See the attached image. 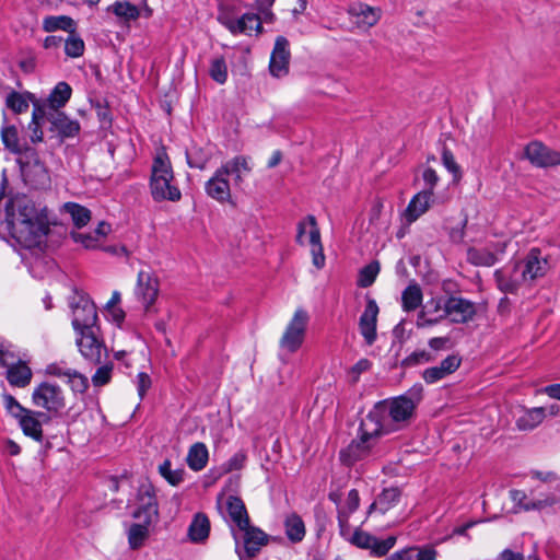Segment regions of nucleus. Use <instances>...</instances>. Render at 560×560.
I'll return each mask as SVG.
<instances>
[{
    "instance_id": "obj_1",
    "label": "nucleus",
    "mask_w": 560,
    "mask_h": 560,
    "mask_svg": "<svg viewBox=\"0 0 560 560\" xmlns=\"http://www.w3.org/2000/svg\"><path fill=\"white\" fill-rule=\"evenodd\" d=\"M276 0H256L253 7L257 12H245L240 15V9L232 3H221L218 10V22L232 35H260L262 23H273L276 15L271 11Z\"/></svg>"
},
{
    "instance_id": "obj_2",
    "label": "nucleus",
    "mask_w": 560,
    "mask_h": 560,
    "mask_svg": "<svg viewBox=\"0 0 560 560\" xmlns=\"http://www.w3.org/2000/svg\"><path fill=\"white\" fill-rule=\"evenodd\" d=\"M8 226L13 238L25 247L39 242L45 226L38 217L35 203L28 198L16 199L8 214Z\"/></svg>"
},
{
    "instance_id": "obj_3",
    "label": "nucleus",
    "mask_w": 560,
    "mask_h": 560,
    "mask_svg": "<svg viewBox=\"0 0 560 560\" xmlns=\"http://www.w3.org/2000/svg\"><path fill=\"white\" fill-rule=\"evenodd\" d=\"M422 398L423 386L421 383H416L404 395L378 402L371 412L378 413L380 423L383 425V433H385L393 429L392 423L408 422Z\"/></svg>"
},
{
    "instance_id": "obj_4",
    "label": "nucleus",
    "mask_w": 560,
    "mask_h": 560,
    "mask_svg": "<svg viewBox=\"0 0 560 560\" xmlns=\"http://www.w3.org/2000/svg\"><path fill=\"white\" fill-rule=\"evenodd\" d=\"M359 431V439L353 440L339 453V458L346 466H353L357 462L372 455L376 439L383 434V425L380 423L378 413L369 412L362 419Z\"/></svg>"
},
{
    "instance_id": "obj_5",
    "label": "nucleus",
    "mask_w": 560,
    "mask_h": 560,
    "mask_svg": "<svg viewBox=\"0 0 560 560\" xmlns=\"http://www.w3.org/2000/svg\"><path fill=\"white\" fill-rule=\"evenodd\" d=\"M174 174L168 155L164 148L158 151L151 170L150 188L155 201H178L180 190L173 184Z\"/></svg>"
},
{
    "instance_id": "obj_6",
    "label": "nucleus",
    "mask_w": 560,
    "mask_h": 560,
    "mask_svg": "<svg viewBox=\"0 0 560 560\" xmlns=\"http://www.w3.org/2000/svg\"><path fill=\"white\" fill-rule=\"evenodd\" d=\"M32 401L36 407L46 410L50 418L59 416L66 408V396L62 388L49 382H43L34 388Z\"/></svg>"
},
{
    "instance_id": "obj_7",
    "label": "nucleus",
    "mask_w": 560,
    "mask_h": 560,
    "mask_svg": "<svg viewBox=\"0 0 560 560\" xmlns=\"http://www.w3.org/2000/svg\"><path fill=\"white\" fill-rule=\"evenodd\" d=\"M308 229V244L311 246L312 262L317 269L325 266L324 248L320 240V231L313 214H308L304 220L300 221L296 226V243L305 245L304 236Z\"/></svg>"
},
{
    "instance_id": "obj_8",
    "label": "nucleus",
    "mask_w": 560,
    "mask_h": 560,
    "mask_svg": "<svg viewBox=\"0 0 560 560\" xmlns=\"http://www.w3.org/2000/svg\"><path fill=\"white\" fill-rule=\"evenodd\" d=\"M477 313L476 304L460 296H450L444 302L443 313L434 318L425 319L427 325L438 324L448 317L452 323L466 324L474 319Z\"/></svg>"
},
{
    "instance_id": "obj_9",
    "label": "nucleus",
    "mask_w": 560,
    "mask_h": 560,
    "mask_svg": "<svg viewBox=\"0 0 560 560\" xmlns=\"http://www.w3.org/2000/svg\"><path fill=\"white\" fill-rule=\"evenodd\" d=\"M135 518L152 524L159 518V503L152 483L142 482L137 491V509L132 513Z\"/></svg>"
},
{
    "instance_id": "obj_10",
    "label": "nucleus",
    "mask_w": 560,
    "mask_h": 560,
    "mask_svg": "<svg viewBox=\"0 0 560 560\" xmlns=\"http://www.w3.org/2000/svg\"><path fill=\"white\" fill-rule=\"evenodd\" d=\"M307 322V313L302 308L296 310L280 339L279 345L282 350L289 353L299 350L304 341Z\"/></svg>"
},
{
    "instance_id": "obj_11",
    "label": "nucleus",
    "mask_w": 560,
    "mask_h": 560,
    "mask_svg": "<svg viewBox=\"0 0 560 560\" xmlns=\"http://www.w3.org/2000/svg\"><path fill=\"white\" fill-rule=\"evenodd\" d=\"M98 328L77 332V346L82 357L90 363L97 365L107 358V349L104 341L97 336Z\"/></svg>"
},
{
    "instance_id": "obj_12",
    "label": "nucleus",
    "mask_w": 560,
    "mask_h": 560,
    "mask_svg": "<svg viewBox=\"0 0 560 560\" xmlns=\"http://www.w3.org/2000/svg\"><path fill=\"white\" fill-rule=\"evenodd\" d=\"M71 308L72 326L75 332L98 328L96 306L90 299L80 295L77 302L71 303Z\"/></svg>"
},
{
    "instance_id": "obj_13",
    "label": "nucleus",
    "mask_w": 560,
    "mask_h": 560,
    "mask_svg": "<svg viewBox=\"0 0 560 560\" xmlns=\"http://www.w3.org/2000/svg\"><path fill=\"white\" fill-rule=\"evenodd\" d=\"M517 264L521 268L522 278H525L530 285L537 279L545 277L550 268L547 256H544L537 247L532 248Z\"/></svg>"
},
{
    "instance_id": "obj_14",
    "label": "nucleus",
    "mask_w": 560,
    "mask_h": 560,
    "mask_svg": "<svg viewBox=\"0 0 560 560\" xmlns=\"http://www.w3.org/2000/svg\"><path fill=\"white\" fill-rule=\"evenodd\" d=\"M397 538L389 536L386 539H378L377 537L357 528L349 542L358 548L370 550L374 557H384L395 546Z\"/></svg>"
},
{
    "instance_id": "obj_15",
    "label": "nucleus",
    "mask_w": 560,
    "mask_h": 560,
    "mask_svg": "<svg viewBox=\"0 0 560 560\" xmlns=\"http://www.w3.org/2000/svg\"><path fill=\"white\" fill-rule=\"evenodd\" d=\"M525 156L537 167H549L560 164V153L538 141H533L526 145Z\"/></svg>"
},
{
    "instance_id": "obj_16",
    "label": "nucleus",
    "mask_w": 560,
    "mask_h": 560,
    "mask_svg": "<svg viewBox=\"0 0 560 560\" xmlns=\"http://www.w3.org/2000/svg\"><path fill=\"white\" fill-rule=\"evenodd\" d=\"M290 57L288 39L283 36L277 37L269 62V71L271 75L276 78L287 75L289 72Z\"/></svg>"
},
{
    "instance_id": "obj_17",
    "label": "nucleus",
    "mask_w": 560,
    "mask_h": 560,
    "mask_svg": "<svg viewBox=\"0 0 560 560\" xmlns=\"http://www.w3.org/2000/svg\"><path fill=\"white\" fill-rule=\"evenodd\" d=\"M494 279L498 289L503 293L509 294L517 293L522 284L527 283L525 278H522L521 268L517 261L514 262L512 267H504L495 270Z\"/></svg>"
},
{
    "instance_id": "obj_18",
    "label": "nucleus",
    "mask_w": 560,
    "mask_h": 560,
    "mask_svg": "<svg viewBox=\"0 0 560 560\" xmlns=\"http://www.w3.org/2000/svg\"><path fill=\"white\" fill-rule=\"evenodd\" d=\"M136 294L144 308L149 311L159 295V280L156 276L149 271H140L137 279Z\"/></svg>"
},
{
    "instance_id": "obj_19",
    "label": "nucleus",
    "mask_w": 560,
    "mask_h": 560,
    "mask_svg": "<svg viewBox=\"0 0 560 560\" xmlns=\"http://www.w3.org/2000/svg\"><path fill=\"white\" fill-rule=\"evenodd\" d=\"M378 306L374 299L368 296L365 308L360 316L359 328L365 342L371 346L376 339V323L378 315Z\"/></svg>"
},
{
    "instance_id": "obj_20",
    "label": "nucleus",
    "mask_w": 560,
    "mask_h": 560,
    "mask_svg": "<svg viewBox=\"0 0 560 560\" xmlns=\"http://www.w3.org/2000/svg\"><path fill=\"white\" fill-rule=\"evenodd\" d=\"M225 172L218 168L205 184L206 194L219 202L231 199V185L228 176L224 175Z\"/></svg>"
},
{
    "instance_id": "obj_21",
    "label": "nucleus",
    "mask_w": 560,
    "mask_h": 560,
    "mask_svg": "<svg viewBox=\"0 0 560 560\" xmlns=\"http://www.w3.org/2000/svg\"><path fill=\"white\" fill-rule=\"evenodd\" d=\"M462 363V358L456 354L447 355L439 365L425 369L422 378L427 384H434L453 374Z\"/></svg>"
},
{
    "instance_id": "obj_22",
    "label": "nucleus",
    "mask_w": 560,
    "mask_h": 560,
    "mask_svg": "<svg viewBox=\"0 0 560 560\" xmlns=\"http://www.w3.org/2000/svg\"><path fill=\"white\" fill-rule=\"evenodd\" d=\"M347 12L352 19H355V25L364 30L374 26L381 19V10L365 3H354L348 8Z\"/></svg>"
},
{
    "instance_id": "obj_23",
    "label": "nucleus",
    "mask_w": 560,
    "mask_h": 560,
    "mask_svg": "<svg viewBox=\"0 0 560 560\" xmlns=\"http://www.w3.org/2000/svg\"><path fill=\"white\" fill-rule=\"evenodd\" d=\"M50 417L40 411L27 410L20 419L19 423L23 433L35 441L43 439L42 422H48Z\"/></svg>"
},
{
    "instance_id": "obj_24",
    "label": "nucleus",
    "mask_w": 560,
    "mask_h": 560,
    "mask_svg": "<svg viewBox=\"0 0 560 560\" xmlns=\"http://www.w3.org/2000/svg\"><path fill=\"white\" fill-rule=\"evenodd\" d=\"M46 118L51 125L50 129L57 131L61 139L74 137L80 131V124L68 118L62 112L50 110Z\"/></svg>"
},
{
    "instance_id": "obj_25",
    "label": "nucleus",
    "mask_w": 560,
    "mask_h": 560,
    "mask_svg": "<svg viewBox=\"0 0 560 560\" xmlns=\"http://www.w3.org/2000/svg\"><path fill=\"white\" fill-rule=\"evenodd\" d=\"M219 168L226 171L224 173L225 176H233L235 186H241L244 182V176L248 175L253 170L250 158L245 155H236L223 163Z\"/></svg>"
},
{
    "instance_id": "obj_26",
    "label": "nucleus",
    "mask_w": 560,
    "mask_h": 560,
    "mask_svg": "<svg viewBox=\"0 0 560 560\" xmlns=\"http://www.w3.org/2000/svg\"><path fill=\"white\" fill-rule=\"evenodd\" d=\"M432 196L430 190H422L411 198L402 214L408 224L417 221L429 210Z\"/></svg>"
},
{
    "instance_id": "obj_27",
    "label": "nucleus",
    "mask_w": 560,
    "mask_h": 560,
    "mask_svg": "<svg viewBox=\"0 0 560 560\" xmlns=\"http://www.w3.org/2000/svg\"><path fill=\"white\" fill-rule=\"evenodd\" d=\"M22 175L30 186L39 189L49 184V175L43 163L35 161L33 164H25L22 166Z\"/></svg>"
},
{
    "instance_id": "obj_28",
    "label": "nucleus",
    "mask_w": 560,
    "mask_h": 560,
    "mask_svg": "<svg viewBox=\"0 0 560 560\" xmlns=\"http://www.w3.org/2000/svg\"><path fill=\"white\" fill-rule=\"evenodd\" d=\"M240 530L244 532V550L249 558L255 557L268 541L267 535L261 529L250 526L249 523L247 527Z\"/></svg>"
},
{
    "instance_id": "obj_29",
    "label": "nucleus",
    "mask_w": 560,
    "mask_h": 560,
    "mask_svg": "<svg viewBox=\"0 0 560 560\" xmlns=\"http://www.w3.org/2000/svg\"><path fill=\"white\" fill-rule=\"evenodd\" d=\"M226 510L231 521L240 528L247 527L249 516L242 499L230 495L226 501Z\"/></svg>"
},
{
    "instance_id": "obj_30",
    "label": "nucleus",
    "mask_w": 560,
    "mask_h": 560,
    "mask_svg": "<svg viewBox=\"0 0 560 560\" xmlns=\"http://www.w3.org/2000/svg\"><path fill=\"white\" fill-rule=\"evenodd\" d=\"M7 380L12 386L25 387L32 380V371L25 362L19 361L16 364H8Z\"/></svg>"
},
{
    "instance_id": "obj_31",
    "label": "nucleus",
    "mask_w": 560,
    "mask_h": 560,
    "mask_svg": "<svg viewBox=\"0 0 560 560\" xmlns=\"http://www.w3.org/2000/svg\"><path fill=\"white\" fill-rule=\"evenodd\" d=\"M210 533V521L208 516L203 513H197L189 527H188V537L194 542H202L205 541Z\"/></svg>"
},
{
    "instance_id": "obj_32",
    "label": "nucleus",
    "mask_w": 560,
    "mask_h": 560,
    "mask_svg": "<svg viewBox=\"0 0 560 560\" xmlns=\"http://www.w3.org/2000/svg\"><path fill=\"white\" fill-rule=\"evenodd\" d=\"M284 529L288 539L293 544L302 541L305 537V524L296 513H291L285 517Z\"/></svg>"
},
{
    "instance_id": "obj_33",
    "label": "nucleus",
    "mask_w": 560,
    "mask_h": 560,
    "mask_svg": "<svg viewBox=\"0 0 560 560\" xmlns=\"http://www.w3.org/2000/svg\"><path fill=\"white\" fill-rule=\"evenodd\" d=\"M107 12H112L124 23L136 21L140 16V10L138 7L127 0L115 1L107 8Z\"/></svg>"
},
{
    "instance_id": "obj_34",
    "label": "nucleus",
    "mask_w": 560,
    "mask_h": 560,
    "mask_svg": "<svg viewBox=\"0 0 560 560\" xmlns=\"http://www.w3.org/2000/svg\"><path fill=\"white\" fill-rule=\"evenodd\" d=\"M208 457L209 453L207 446L203 443L198 442L190 446L187 454V464L190 469L200 471L206 467Z\"/></svg>"
},
{
    "instance_id": "obj_35",
    "label": "nucleus",
    "mask_w": 560,
    "mask_h": 560,
    "mask_svg": "<svg viewBox=\"0 0 560 560\" xmlns=\"http://www.w3.org/2000/svg\"><path fill=\"white\" fill-rule=\"evenodd\" d=\"M422 291L419 284H409L401 294V306L406 312L417 310L422 303Z\"/></svg>"
},
{
    "instance_id": "obj_36",
    "label": "nucleus",
    "mask_w": 560,
    "mask_h": 560,
    "mask_svg": "<svg viewBox=\"0 0 560 560\" xmlns=\"http://www.w3.org/2000/svg\"><path fill=\"white\" fill-rule=\"evenodd\" d=\"M545 419V409L542 407L526 410L523 416L516 420V427L522 431L535 429Z\"/></svg>"
},
{
    "instance_id": "obj_37",
    "label": "nucleus",
    "mask_w": 560,
    "mask_h": 560,
    "mask_svg": "<svg viewBox=\"0 0 560 560\" xmlns=\"http://www.w3.org/2000/svg\"><path fill=\"white\" fill-rule=\"evenodd\" d=\"M71 86L66 82H59L51 91L48 102L50 110H58L63 107L71 97Z\"/></svg>"
},
{
    "instance_id": "obj_38",
    "label": "nucleus",
    "mask_w": 560,
    "mask_h": 560,
    "mask_svg": "<svg viewBox=\"0 0 560 560\" xmlns=\"http://www.w3.org/2000/svg\"><path fill=\"white\" fill-rule=\"evenodd\" d=\"M467 261L474 266L491 267L497 262V256L486 248L470 247L467 250Z\"/></svg>"
},
{
    "instance_id": "obj_39",
    "label": "nucleus",
    "mask_w": 560,
    "mask_h": 560,
    "mask_svg": "<svg viewBox=\"0 0 560 560\" xmlns=\"http://www.w3.org/2000/svg\"><path fill=\"white\" fill-rule=\"evenodd\" d=\"M141 521L140 524H132L128 530V542L131 549L137 550L144 545V541L149 537V526Z\"/></svg>"
},
{
    "instance_id": "obj_40",
    "label": "nucleus",
    "mask_w": 560,
    "mask_h": 560,
    "mask_svg": "<svg viewBox=\"0 0 560 560\" xmlns=\"http://www.w3.org/2000/svg\"><path fill=\"white\" fill-rule=\"evenodd\" d=\"M65 210L71 215L73 224L78 229L85 226L91 220V211L79 203L67 202Z\"/></svg>"
},
{
    "instance_id": "obj_41",
    "label": "nucleus",
    "mask_w": 560,
    "mask_h": 560,
    "mask_svg": "<svg viewBox=\"0 0 560 560\" xmlns=\"http://www.w3.org/2000/svg\"><path fill=\"white\" fill-rule=\"evenodd\" d=\"M510 498L518 509L524 511L539 510L547 505L545 501L528 500L527 494L523 490H511Z\"/></svg>"
},
{
    "instance_id": "obj_42",
    "label": "nucleus",
    "mask_w": 560,
    "mask_h": 560,
    "mask_svg": "<svg viewBox=\"0 0 560 560\" xmlns=\"http://www.w3.org/2000/svg\"><path fill=\"white\" fill-rule=\"evenodd\" d=\"M74 22L69 16H49L44 20V30L46 32H54L57 30L67 31L70 33L74 32Z\"/></svg>"
},
{
    "instance_id": "obj_43",
    "label": "nucleus",
    "mask_w": 560,
    "mask_h": 560,
    "mask_svg": "<svg viewBox=\"0 0 560 560\" xmlns=\"http://www.w3.org/2000/svg\"><path fill=\"white\" fill-rule=\"evenodd\" d=\"M380 262L376 260L364 266L359 272L357 284L360 288H368L372 285L380 272Z\"/></svg>"
},
{
    "instance_id": "obj_44",
    "label": "nucleus",
    "mask_w": 560,
    "mask_h": 560,
    "mask_svg": "<svg viewBox=\"0 0 560 560\" xmlns=\"http://www.w3.org/2000/svg\"><path fill=\"white\" fill-rule=\"evenodd\" d=\"M160 475L172 486H178L184 480L185 470L183 468L172 469L170 459H165L159 466Z\"/></svg>"
},
{
    "instance_id": "obj_45",
    "label": "nucleus",
    "mask_w": 560,
    "mask_h": 560,
    "mask_svg": "<svg viewBox=\"0 0 560 560\" xmlns=\"http://www.w3.org/2000/svg\"><path fill=\"white\" fill-rule=\"evenodd\" d=\"M444 303H442L441 299H431L428 301L423 311L419 314L418 327L428 326L425 324V319L434 318L443 313Z\"/></svg>"
},
{
    "instance_id": "obj_46",
    "label": "nucleus",
    "mask_w": 560,
    "mask_h": 560,
    "mask_svg": "<svg viewBox=\"0 0 560 560\" xmlns=\"http://www.w3.org/2000/svg\"><path fill=\"white\" fill-rule=\"evenodd\" d=\"M65 52L70 58H78L84 52V42L74 32L70 33L63 42Z\"/></svg>"
},
{
    "instance_id": "obj_47",
    "label": "nucleus",
    "mask_w": 560,
    "mask_h": 560,
    "mask_svg": "<svg viewBox=\"0 0 560 560\" xmlns=\"http://www.w3.org/2000/svg\"><path fill=\"white\" fill-rule=\"evenodd\" d=\"M400 492L397 488L384 489L376 498L378 511L381 513L387 512L395 503L398 502Z\"/></svg>"
},
{
    "instance_id": "obj_48",
    "label": "nucleus",
    "mask_w": 560,
    "mask_h": 560,
    "mask_svg": "<svg viewBox=\"0 0 560 560\" xmlns=\"http://www.w3.org/2000/svg\"><path fill=\"white\" fill-rule=\"evenodd\" d=\"M209 75L215 82L223 84L228 80V67L223 57L214 58L211 61Z\"/></svg>"
},
{
    "instance_id": "obj_49",
    "label": "nucleus",
    "mask_w": 560,
    "mask_h": 560,
    "mask_svg": "<svg viewBox=\"0 0 560 560\" xmlns=\"http://www.w3.org/2000/svg\"><path fill=\"white\" fill-rule=\"evenodd\" d=\"M1 139L4 147L13 153L21 152V145L19 142L18 130L14 126L4 127L1 130Z\"/></svg>"
},
{
    "instance_id": "obj_50",
    "label": "nucleus",
    "mask_w": 560,
    "mask_h": 560,
    "mask_svg": "<svg viewBox=\"0 0 560 560\" xmlns=\"http://www.w3.org/2000/svg\"><path fill=\"white\" fill-rule=\"evenodd\" d=\"M44 118H46V112L42 107L35 106L32 115V122L30 124V128L32 129L31 141L33 143L40 142L43 140V131L39 128V124Z\"/></svg>"
},
{
    "instance_id": "obj_51",
    "label": "nucleus",
    "mask_w": 560,
    "mask_h": 560,
    "mask_svg": "<svg viewBox=\"0 0 560 560\" xmlns=\"http://www.w3.org/2000/svg\"><path fill=\"white\" fill-rule=\"evenodd\" d=\"M67 378L73 393L83 394L89 388L88 377L75 370H72Z\"/></svg>"
},
{
    "instance_id": "obj_52",
    "label": "nucleus",
    "mask_w": 560,
    "mask_h": 560,
    "mask_svg": "<svg viewBox=\"0 0 560 560\" xmlns=\"http://www.w3.org/2000/svg\"><path fill=\"white\" fill-rule=\"evenodd\" d=\"M433 360V357L430 352L425 350H417L410 353L408 357H406L401 361V366L404 368H411L419 365L421 363L431 362Z\"/></svg>"
},
{
    "instance_id": "obj_53",
    "label": "nucleus",
    "mask_w": 560,
    "mask_h": 560,
    "mask_svg": "<svg viewBox=\"0 0 560 560\" xmlns=\"http://www.w3.org/2000/svg\"><path fill=\"white\" fill-rule=\"evenodd\" d=\"M113 363L108 362L101 365L92 376L94 386L100 387L109 383L112 378Z\"/></svg>"
},
{
    "instance_id": "obj_54",
    "label": "nucleus",
    "mask_w": 560,
    "mask_h": 560,
    "mask_svg": "<svg viewBox=\"0 0 560 560\" xmlns=\"http://www.w3.org/2000/svg\"><path fill=\"white\" fill-rule=\"evenodd\" d=\"M7 106L15 114H21L28 109V102L20 93L11 92L7 96Z\"/></svg>"
},
{
    "instance_id": "obj_55",
    "label": "nucleus",
    "mask_w": 560,
    "mask_h": 560,
    "mask_svg": "<svg viewBox=\"0 0 560 560\" xmlns=\"http://www.w3.org/2000/svg\"><path fill=\"white\" fill-rule=\"evenodd\" d=\"M442 163H443L444 167L450 173L453 174L454 178L457 179L460 177V175H462L460 167L456 163L453 153L451 152L450 149L446 148V145H443V148H442Z\"/></svg>"
},
{
    "instance_id": "obj_56",
    "label": "nucleus",
    "mask_w": 560,
    "mask_h": 560,
    "mask_svg": "<svg viewBox=\"0 0 560 560\" xmlns=\"http://www.w3.org/2000/svg\"><path fill=\"white\" fill-rule=\"evenodd\" d=\"M3 402L7 411L18 419L28 410L21 406V404L10 394L3 395Z\"/></svg>"
},
{
    "instance_id": "obj_57",
    "label": "nucleus",
    "mask_w": 560,
    "mask_h": 560,
    "mask_svg": "<svg viewBox=\"0 0 560 560\" xmlns=\"http://www.w3.org/2000/svg\"><path fill=\"white\" fill-rule=\"evenodd\" d=\"M187 163L190 167L203 170L208 159L202 154L200 149L194 148L186 152Z\"/></svg>"
},
{
    "instance_id": "obj_58",
    "label": "nucleus",
    "mask_w": 560,
    "mask_h": 560,
    "mask_svg": "<svg viewBox=\"0 0 560 560\" xmlns=\"http://www.w3.org/2000/svg\"><path fill=\"white\" fill-rule=\"evenodd\" d=\"M246 459L247 456L245 452L238 451L222 466V469L224 472L240 470L244 467Z\"/></svg>"
},
{
    "instance_id": "obj_59",
    "label": "nucleus",
    "mask_w": 560,
    "mask_h": 560,
    "mask_svg": "<svg viewBox=\"0 0 560 560\" xmlns=\"http://www.w3.org/2000/svg\"><path fill=\"white\" fill-rule=\"evenodd\" d=\"M71 237L75 243L82 244L85 248H96L98 238L91 233L71 232Z\"/></svg>"
},
{
    "instance_id": "obj_60",
    "label": "nucleus",
    "mask_w": 560,
    "mask_h": 560,
    "mask_svg": "<svg viewBox=\"0 0 560 560\" xmlns=\"http://www.w3.org/2000/svg\"><path fill=\"white\" fill-rule=\"evenodd\" d=\"M360 505V497L357 489H351L348 492L346 505L338 510V512H343L351 515L353 512L358 510Z\"/></svg>"
},
{
    "instance_id": "obj_61",
    "label": "nucleus",
    "mask_w": 560,
    "mask_h": 560,
    "mask_svg": "<svg viewBox=\"0 0 560 560\" xmlns=\"http://www.w3.org/2000/svg\"><path fill=\"white\" fill-rule=\"evenodd\" d=\"M372 368V362L368 359H360L351 369H350V377L352 383H357L360 378V375L363 372L369 371Z\"/></svg>"
},
{
    "instance_id": "obj_62",
    "label": "nucleus",
    "mask_w": 560,
    "mask_h": 560,
    "mask_svg": "<svg viewBox=\"0 0 560 560\" xmlns=\"http://www.w3.org/2000/svg\"><path fill=\"white\" fill-rule=\"evenodd\" d=\"M349 517L350 515L343 512H338V525H339V533L340 535L346 539L350 540V537L352 535L351 527L349 524Z\"/></svg>"
},
{
    "instance_id": "obj_63",
    "label": "nucleus",
    "mask_w": 560,
    "mask_h": 560,
    "mask_svg": "<svg viewBox=\"0 0 560 560\" xmlns=\"http://www.w3.org/2000/svg\"><path fill=\"white\" fill-rule=\"evenodd\" d=\"M422 178L427 186V188L424 190H430L431 195H433L434 187L436 186V184L439 182V176H438L436 172L433 168L428 167L423 171Z\"/></svg>"
},
{
    "instance_id": "obj_64",
    "label": "nucleus",
    "mask_w": 560,
    "mask_h": 560,
    "mask_svg": "<svg viewBox=\"0 0 560 560\" xmlns=\"http://www.w3.org/2000/svg\"><path fill=\"white\" fill-rule=\"evenodd\" d=\"M416 556L415 558L417 560H435L438 552L436 550L431 546H425L423 548H417L416 547Z\"/></svg>"
}]
</instances>
